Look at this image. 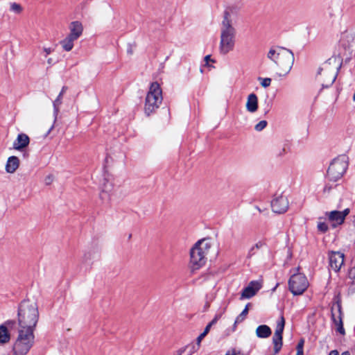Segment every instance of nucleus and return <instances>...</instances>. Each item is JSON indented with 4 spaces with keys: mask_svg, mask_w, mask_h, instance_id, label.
I'll return each mask as SVG.
<instances>
[{
    "mask_svg": "<svg viewBox=\"0 0 355 355\" xmlns=\"http://www.w3.org/2000/svg\"><path fill=\"white\" fill-rule=\"evenodd\" d=\"M282 336L279 335H273L272 337V343L274 345V354H277L279 352L282 347Z\"/></svg>",
    "mask_w": 355,
    "mask_h": 355,
    "instance_id": "b1692460",
    "label": "nucleus"
},
{
    "mask_svg": "<svg viewBox=\"0 0 355 355\" xmlns=\"http://www.w3.org/2000/svg\"><path fill=\"white\" fill-rule=\"evenodd\" d=\"M330 189L331 188L328 186H326L324 188V192H329L330 191Z\"/></svg>",
    "mask_w": 355,
    "mask_h": 355,
    "instance_id": "a19ab883",
    "label": "nucleus"
},
{
    "mask_svg": "<svg viewBox=\"0 0 355 355\" xmlns=\"http://www.w3.org/2000/svg\"><path fill=\"white\" fill-rule=\"evenodd\" d=\"M53 182V176L52 175H48L45 178V183L46 184H50Z\"/></svg>",
    "mask_w": 355,
    "mask_h": 355,
    "instance_id": "58836bf2",
    "label": "nucleus"
},
{
    "mask_svg": "<svg viewBox=\"0 0 355 355\" xmlns=\"http://www.w3.org/2000/svg\"><path fill=\"white\" fill-rule=\"evenodd\" d=\"M20 164V160L17 156H10L8 158L5 169L8 173H14Z\"/></svg>",
    "mask_w": 355,
    "mask_h": 355,
    "instance_id": "6ab92c4d",
    "label": "nucleus"
},
{
    "mask_svg": "<svg viewBox=\"0 0 355 355\" xmlns=\"http://www.w3.org/2000/svg\"><path fill=\"white\" fill-rule=\"evenodd\" d=\"M33 343L31 341H25L22 340H16L13 345V352L15 355H26L33 345Z\"/></svg>",
    "mask_w": 355,
    "mask_h": 355,
    "instance_id": "4468645a",
    "label": "nucleus"
},
{
    "mask_svg": "<svg viewBox=\"0 0 355 355\" xmlns=\"http://www.w3.org/2000/svg\"><path fill=\"white\" fill-rule=\"evenodd\" d=\"M267 125V121H259L254 127V129L257 131H261L263 130Z\"/></svg>",
    "mask_w": 355,
    "mask_h": 355,
    "instance_id": "2f4dec72",
    "label": "nucleus"
},
{
    "mask_svg": "<svg viewBox=\"0 0 355 355\" xmlns=\"http://www.w3.org/2000/svg\"><path fill=\"white\" fill-rule=\"evenodd\" d=\"M250 304H248L245 306V309H243V310H246V312H247L248 313V311H249V307H250Z\"/></svg>",
    "mask_w": 355,
    "mask_h": 355,
    "instance_id": "79ce46f5",
    "label": "nucleus"
},
{
    "mask_svg": "<svg viewBox=\"0 0 355 355\" xmlns=\"http://www.w3.org/2000/svg\"><path fill=\"white\" fill-rule=\"evenodd\" d=\"M35 329L29 328V327H18L17 329V339L25 340V341H31V343H34L35 336L34 331Z\"/></svg>",
    "mask_w": 355,
    "mask_h": 355,
    "instance_id": "2eb2a0df",
    "label": "nucleus"
},
{
    "mask_svg": "<svg viewBox=\"0 0 355 355\" xmlns=\"http://www.w3.org/2000/svg\"><path fill=\"white\" fill-rule=\"evenodd\" d=\"M39 319V311L36 302L23 301L18 310V327L35 329Z\"/></svg>",
    "mask_w": 355,
    "mask_h": 355,
    "instance_id": "39448f33",
    "label": "nucleus"
},
{
    "mask_svg": "<svg viewBox=\"0 0 355 355\" xmlns=\"http://www.w3.org/2000/svg\"><path fill=\"white\" fill-rule=\"evenodd\" d=\"M62 94H59L56 99L53 101V108H54V119L53 120V122L49 128V130L48 131V133H49L53 128H54V124L57 119V116L59 112L60 106L62 104Z\"/></svg>",
    "mask_w": 355,
    "mask_h": 355,
    "instance_id": "412c9836",
    "label": "nucleus"
},
{
    "mask_svg": "<svg viewBox=\"0 0 355 355\" xmlns=\"http://www.w3.org/2000/svg\"><path fill=\"white\" fill-rule=\"evenodd\" d=\"M246 110L251 113H254L258 110V98L257 95L252 93L248 96L245 103Z\"/></svg>",
    "mask_w": 355,
    "mask_h": 355,
    "instance_id": "aec40b11",
    "label": "nucleus"
},
{
    "mask_svg": "<svg viewBox=\"0 0 355 355\" xmlns=\"http://www.w3.org/2000/svg\"><path fill=\"white\" fill-rule=\"evenodd\" d=\"M69 28L70 33L68 35L75 40H78L83 34V26L82 24L78 21L71 22L69 24Z\"/></svg>",
    "mask_w": 355,
    "mask_h": 355,
    "instance_id": "a211bd4d",
    "label": "nucleus"
},
{
    "mask_svg": "<svg viewBox=\"0 0 355 355\" xmlns=\"http://www.w3.org/2000/svg\"><path fill=\"white\" fill-rule=\"evenodd\" d=\"M317 227L318 231H320L322 233H325L329 230L328 225L325 222L322 221H318Z\"/></svg>",
    "mask_w": 355,
    "mask_h": 355,
    "instance_id": "c756f323",
    "label": "nucleus"
},
{
    "mask_svg": "<svg viewBox=\"0 0 355 355\" xmlns=\"http://www.w3.org/2000/svg\"><path fill=\"white\" fill-rule=\"evenodd\" d=\"M226 355H243L241 352H237L235 349H232L226 353Z\"/></svg>",
    "mask_w": 355,
    "mask_h": 355,
    "instance_id": "c9c22d12",
    "label": "nucleus"
},
{
    "mask_svg": "<svg viewBox=\"0 0 355 355\" xmlns=\"http://www.w3.org/2000/svg\"><path fill=\"white\" fill-rule=\"evenodd\" d=\"M14 325V321H8L4 324L0 326V344H5L9 342L10 335L8 333V328H12Z\"/></svg>",
    "mask_w": 355,
    "mask_h": 355,
    "instance_id": "f3484780",
    "label": "nucleus"
},
{
    "mask_svg": "<svg viewBox=\"0 0 355 355\" xmlns=\"http://www.w3.org/2000/svg\"><path fill=\"white\" fill-rule=\"evenodd\" d=\"M10 10L15 14H20L22 12L23 8L20 4L12 3L10 4Z\"/></svg>",
    "mask_w": 355,
    "mask_h": 355,
    "instance_id": "cd10ccee",
    "label": "nucleus"
},
{
    "mask_svg": "<svg viewBox=\"0 0 355 355\" xmlns=\"http://www.w3.org/2000/svg\"><path fill=\"white\" fill-rule=\"evenodd\" d=\"M272 334L270 328L266 324L259 325L256 329V335L260 338H268Z\"/></svg>",
    "mask_w": 355,
    "mask_h": 355,
    "instance_id": "4be33fe9",
    "label": "nucleus"
},
{
    "mask_svg": "<svg viewBox=\"0 0 355 355\" xmlns=\"http://www.w3.org/2000/svg\"><path fill=\"white\" fill-rule=\"evenodd\" d=\"M343 41H345L349 44L355 43V32H346L343 34L342 37Z\"/></svg>",
    "mask_w": 355,
    "mask_h": 355,
    "instance_id": "a878e982",
    "label": "nucleus"
},
{
    "mask_svg": "<svg viewBox=\"0 0 355 355\" xmlns=\"http://www.w3.org/2000/svg\"><path fill=\"white\" fill-rule=\"evenodd\" d=\"M248 314V313L246 312V310H243L241 313V314L237 316V318L235 320L234 324V329L236 328V324L238 323H240V322H243L245 319V318H246Z\"/></svg>",
    "mask_w": 355,
    "mask_h": 355,
    "instance_id": "c85d7f7f",
    "label": "nucleus"
},
{
    "mask_svg": "<svg viewBox=\"0 0 355 355\" xmlns=\"http://www.w3.org/2000/svg\"><path fill=\"white\" fill-rule=\"evenodd\" d=\"M329 259L331 268L338 272L344 264L345 254L338 251H332L329 253Z\"/></svg>",
    "mask_w": 355,
    "mask_h": 355,
    "instance_id": "f8f14e48",
    "label": "nucleus"
},
{
    "mask_svg": "<svg viewBox=\"0 0 355 355\" xmlns=\"http://www.w3.org/2000/svg\"><path fill=\"white\" fill-rule=\"evenodd\" d=\"M43 51L45 53V56H47L48 55H49L53 50V49L50 48V47H44L43 49Z\"/></svg>",
    "mask_w": 355,
    "mask_h": 355,
    "instance_id": "4c0bfd02",
    "label": "nucleus"
},
{
    "mask_svg": "<svg viewBox=\"0 0 355 355\" xmlns=\"http://www.w3.org/2000/svg\"><path fill=\"white\" fill-rule=\"evenodd\" d=\"M163 101L162 90L157 82H153L150 85L147 92L144 111L147 116L154 114L159 107Z\"/></svg>",
    "mask_w": 355,
    "mask_h": 355,
    "instance_id": "423d86ee",
    "label": "nucleus"
},
{
    "mask_svg": "<svg viewBox=\"0 0 355 355\" xmlns=\"http://www.w3.org/2000/svg\"><path fill=\"white\" fill-rule=\"evenodd\" d=\"M65 90H66V88L64 87H62L61 92H60V94H62V96H63V94L65 92Z\"/></svg>",
    "mask_w": 355,
    "mask_h": 355,
    "instance_id": "a18cd8bd",
    "label": "nucleus"
},
{
    "mask_svg": "<svg viewBox=\"0 0 355 355\" xmlns=\"http://www.w3.org/2000/svg\"><path fill=\"white\" fill-rule=\"evenodd\" d=\"M29 143L30 138L27 135L24 133L19 134L13 142V148L19 151L23 150L28 146Z\"/></svg>",
    "mask_w": 355,
    "mask_h": 355,
    "instance_id": "dca6fc26",
    "label": "nucleus"
},
{
    "mask_svg": "<svg viewBox=\"0 0 355 355\" xmlns=\"http://www.w3.org/2000/svg\"><path fill=\"white\" fill-rule=\"evenodd\" d=\"M348 163L345 157H338L330 164L327 175L331 181L336 182L340 179L347 168Z\"/></svg>",
    "mask_w": 355,
    "mask_h": 355,
    "instance_id": "0eeeda50",
    "label": "nucleus"
},
{
    "mask_svg": "<svg viewBox=\"0 0 355 355\" xmlns=\"http://www.w3.org/2000/svg\"><path fill=\"white\" fill-rule=\"evenodd\" d=\"M349 276L352 279V284L355 286V266L350 269Z\"/></svg>",
    "mask_w": 355,
    "mask_h": 355,
    "instance_id": "72a5a7b5",
    "label": "nucleus"
},
{
    "mask_svg": "<svg viewBox=\"0 0 355 355\" xmlns=\"http://www.w3.org/2000/svg\"><path fill=\"white\" fill-rule=\"evenodd\" d=\"M296 355H304V353H300V352H297Z\"/></svg>",
    "mask_w": 355,
    "mask_h": 355,
    "instance_id": "49530a36",
    "label": "nucleus"
},
{
    "mask_svg": "<svg viewBox=\"0 0 355 355\" xmlns=\"http://www.w3.org/2000/svg\"><path fill=\"white\" fill-rule=\"evenodd\" d=\"M341 309L340 302H336L334 303L331 307V319L336 327V331L341 335H345V331L343 327Z\"/></svg>",
    "mask_w": 355,
    "mask_h": 355,
    "instance_id": "9d476101",
    "label": "nucleus"
},
{
    "mask_svg": "<svg viewBox=\"0 0 355 355\" xmlns=\"http://www.w3.org/2000/svg\"><path fill=\"white\" fill-rule=\"evenodd\" d=\"M259 81L261 85L264 88L269 87L271 84V78H259Z\"/></svg>",
    "mask_w": 355,
    "mask_h": 355,
    "instance_id": "7c9ffc66",
    "label": "nucleus"
},
{
    "mask_svg": "<svg viewBox=\"0 0 355 355\" xmlns=\"http://www.w3.org/2000/svg\"><path fill=\"white\" fill-rule=\"evenodd\" d=\"M216 320H213L211 322H209L207 325H210V327L216 322Z\"/></svg>",
    "mask_w": 355,
    "mask_h": 355,
    "instance_id": "c03bdc74",
    "label": "nucleus"
},
{
    "mask_svg": "<svg viewBox=\"0 0 355 355\" xmlns=\"http://www.w3.org/2000/svg\"><path fill=\"white\" fill-rule=\"evenodd\" d=\"M210 330V325H207L203 332L198 337V343H200L201 340L206 336Z\"/></svg>",
    "mask_w": 355,
    "mask_h": 355,
    "instance_id": "473e14b6",
    "label": "nucleus"
},
{
    "mask_svg": "<svg viewBox=\"0 0 355 355\" xmlns=\"http://www.w3.org/2000/svg\"><path fill=\"white\" fill-rule=\"evenodd\" d=\"M47 64L49 65V66H51L53 64V59L51 58H49L48 60H47Z\"/></svg>",
    "mask_w": 355,
    "mask_h": 355,
    "instance_id": "ea45409f",
    "label": "nucleus"
},
{
    "mask_svg": "<svg viewBox=\"0 0 355 355\" xmlns=\"http://www.w3.org/2000/svg\"><path fill=\"white\" fill-rule=\"evenodd\" d=\"M285 325V320L283 316H281L279 321L277 323L275 335L282 336L283 331Z\"/></svg>",
    "mask_w": 355,
    "mask_h": 355,
    "instance_id": "393cba45",
    "label": "nucleus"
},
{
    "mask_svg": "<svg viewBox=\"0 0 355 355\" xmlns=\"http://www.w3.org/2000/svg\"><path fill=\"white\" fill-rule=\"evenodd\" d=\"M340 65V58L332 56L318 69L316 79L322 87H328L335 81Z\"/></svg>",
    "mask_w": 355,
    "mask_h": 355,
    "instance_id": "20e7f679",
    "label": "nucleus"
},
{
    "mask_svg": "<svg viewBox=\"0 0 355 355\" xmlns=\"http://www.w3.org/2000/svg\"><path fill=\"white\" fill-rule=\"evenodd\" d=\"M112 187L111 184H105L103 189V193H110L112 191Z\"/></svg>",
    "mask_w": 355,
    "mask_h": 355,
    "instance_id": "f704fd0d",
    "label": "nucleus"
},
{
    "mask_svg": "<svg viewBox=\"0 0 355 355\" xmlns=\"http://www.w3.org/2000/svg\"><path fill=\"white\" fill-rule=\"evenodd\" d=\"M236 31L232 25L230 12H225L220 34V53L226 55L235 47Z\"/></svg>",
    "mask_w": 355,
    "mask_h": 355,
    "instance_id": "f03ea898",
    "label": "nucleus"
},
{
    "mask_svg": "<svg viewBox=\"0 0 355 355\" xmlns=\"http://www.w3.org/2000/svg\"><path fill=\"white\" fill-rule=\"evenodd\" d=\"M289 290L295 295H302L308 288L309 282L304 275L297 273L293 275L288 282Z\"/></svg>",
    "mask_w": 355,
    "mask_h": 355,
    "instance_id": "6e6552de",
    "label": "nucleus"
},
{
    "mask_svg": "<svg viewBox=\"0 0 355 355\" xmlns=\"http://www.w3.org/2000/svg\"><path fill=\"white\" fill-rule=\"evenodd\" d=\"M209 60H210V55H206V56L205 57V61L206 62H208V61H209Z\"/></svg>",
    "mask_w": 355,
    "mask_h": 355,
    "instance_id": "37998d69",
    "label": "nucleus"
},
{
    "mask_svg": "<svg viewBox=\"0 0 355 355\" xmlns=\"http://www.w3.org/2000/svg\"><path fill=\"white\" fill-rule=\"evenodd\" d=\"M303 345H304V341L301 340L297 346V352H300V353H304L303 352Z\"/></svg>",
    "mask_w": 355,
    "mask_h": 355,
    "instance_id": "e433bc0d",
    "label": "nucleus"
},
{
    "mask_svg": "<svg viewBox=\"0 0 355 355\" xmlns=\"http://www.w3.org/2000/svg\"><path fill=\"white\" fill-rule=\"evenodd\" d=\"M270 69L278 76H284L289 73L294 61L293 53L287 49L275 46L267 53Z\"/></svg>",
    "mask_w": 355,
    "mask_h": 355,
    "instance_id": "f257e3e1",
    "label": "nucleus"
},
{
    "mask_svg": "<svg viewBox=\"0 0 355 355\" xmlns=\"http://www.w3.org/2000/svg\"><path fill=\"white\" fill-rule=\"evenodd\" d=\"M262 285L259 281H252L243 290L240 300L249 299L254 296L261 289Z\"/></svg>",
    "mask_w": 355,
    "mask_h": 355,
    "instance_id": "ddd939ff",
    "label": "nucleus"
},
{
    "mask_svg": "<svg viewBox=\"0 0 355 355\" xmlns=\"http://www.w3.org/2000/svg\"><path fill=\"white\" fill-rule=\"evenodd\" d=\"M211 247V242L208 239H202L197 241L189 252V267L191 272L202 268L206 263L207 255Z\"/></svg>",
    "mask_w": 355,
    "mask_h": 355,
    "instance_id": "7ed1b4c3",
    "label": "nucleus"
},
{
    "mask_svg": "<svg viewBox=\"0 0 355 355\" xmlns=\"http://www.w3.org/2000/svg\"><path fill=\"white\" fill-rule=\"evenodd\" d=\"M271 207L272 211L277 214H281L286 212L289 207L287 196L282 193H275L271 201Z\"/></svg>",
    "mask_w": 355,
    "mask_h": 355,
    "instance_id": "1a4fd4ad",
    "label": "nucleus"
},
{
    "mask_svg": "<svg viewBox=\"0 0 355 355\" xmlns=\"http://www.w3.org/2000/svg\"><path fill=\"white\" fill-rule=\"evenodd\" d=\"M265 243L263 242V241H259L257 242L255 245H254L249 250V252H248V257H251L252 256H253L254 254H255L256 253V251L262 248L263 247L265 246Z\"/></svg>",
    "mask_w": 355,
    "mask_h": 355,
    "instance_id": "bb28decb",
    "label": "nucleus"
},
{
    "mask_svg": "<svg viewBox=\"0 0 355 355\" xmlns=\"http://www.w3.org/2000/svg\"><path fill=\"white\" fill-rule=\"evenodd\" d=\"M76 40L73 37L67 35L63 40L60 42V44L61 45L62 49L65 51H70L73 49L74 46V41Z\"/></svg>",
    "mask_w": 355,
    "mask_h": 355,
    "instance_id": "5701e85b",
    "label": "nucleus"
},
{
    "mask_svg": "<svg viewBox=\"0 0 355 355\" xmlns=\"http://www.w3.org/2000/svg\"><path fill=\"white\" fill-rule=\"evenodd\" d=\"M349 209L340 211H332L326 213L329 221L331 223L333 227H336L338 225L343 224L345 221V217L349 214Z\"/></svg>",
    "mask_w": 355,
    "mask_h": 355,
    "instance_id": "9b49d317",
    "label": "nucleus"
}]
</instances>
